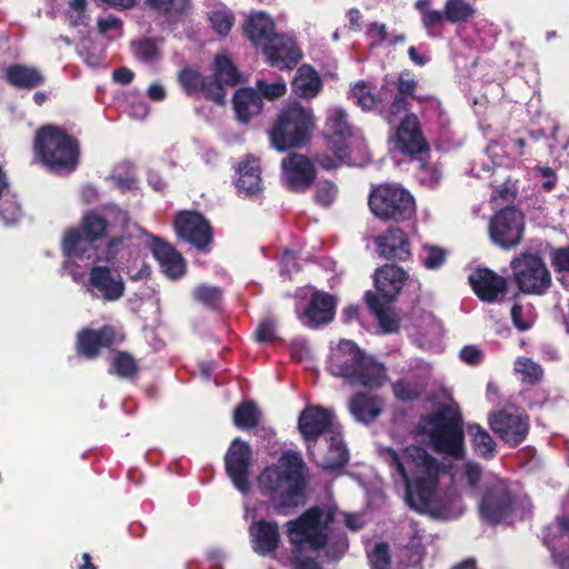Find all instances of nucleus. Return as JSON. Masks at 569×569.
Masks as SVG:
<instances>
[{
  "instance_id": "1",
  "label": "nucleus",
  "mask_w": 569,
  "mask_h": 569,
  "mask_svg": "<svg viewBox=\"0 0 569 569\" xmlns=\"http://www.w3.org/2000/svg\"><path fill=\"white\" fill-rule=\"evenodd\" d=\"M379 456L389 466L392 477L405 483L406 500L411 509L442 517L455 513L456 497L442 495L438 488L445 469L423 448L409 446L398 452L383 447Z\"/></svg>"
},
{
  "instance_id": "2",
  "label": "nucleus",
  "mask_w": 569,
  "mask_h": 569,
  "mask_svg": "<svg viewBox=\"0 0 569 569\" xmlns=\"http://www.w3.org/2000/svg\"><path fill=\"white\" fill-rule=\"evenodd\" d=\"M303 460L301 453L284 451L276 465L264 468L258 476V487L279 515L287 516L302 498Z\"/></svg>"
},
{
  "instance_id": "3",
  "label": "nucleus",
  "mask_w": 569,
  "mask_h": 569,
  "mask_svg": "<svg viewBox=\"0 0 569 569\" xmlns=\"http://www.w3.org/2000/svg\"><path fill=\"white\" fill-rule=\"evenodd\" d=\"M335 516L336 511L331 507H315L299 518L286 522L295 569H321L310 555L325 547L328 526L335 520Z\"/></svg>"
},
{
  "instance_id": "4",
  "label": "nucleus",
  "mask_w": 569,
  "mask_h": 569,
  "mask_svg": "<svg viewBox=\"0 0 569 569\" xmlns=\"http://www.w3.org/2000/svg\"><path fill=\"white\" fill-rule=\"evenodd\" d=\"M327 366L332 376L353 387L376 389L387 381L382 363L367 357L351 340H341L331 348Z\"/></svg>"
},
{
  "instance_id": "5",
  "label": "nucleus",
  "mask_w": 569,
  "mask_h": 569,
  "mask_svg": "<svg viewBox=\"0 0 569 569\" xmlns=\"http://www.w3.org/2000/svg\"><path fill=\"white\" fill-rule=\"evenodd\" d=\"M33 148L41 162L54 173H68L78 164L77 142L56 127L46 126L39 129Z\"/></svg>"
},
{
  "instance_id": "6",
  "label": "nucleus",
  "mask_w": 569,
  "mask_h": 569,
  "mask_svg": "<svg viewBox=\"0 0 569 569\" xmlns=\"http://www.w3.org/2000/svg\"><path fill=\"white\" fill-rule=\"evenodd\" d=\"M420 429L422 433L429 436L438 451L453 458L462 457L465 448L461 417L453 407H441L427 416L421 421Z\"/></svg>"
},
{
  "instance_id": "7",
  "label": "nucleus",
  "mask_w": 569,
  "mask_h": 569,
  "mask_svg": "<svg viewBox=\"0 0 569 569\" xmlns=\"http://www.w3.org/2000/svg\"><path fill=\"white\" fill-rule=\"evenodd\" d=\"M313 128L312 110L297 102L289 103L269 132L271 144L279 151L298 147L308 139Z\"/></svg>"
},
{
  "instance_id": "8",
  "label": "nucleus",
  "mask_w": 569,
  "mask_h": 569,
  "mask_svg": "<svg viewBox=\"0 0 569 569\" xmlns=\"http://www.w3.org/2000/svg\"><path fill=\"white\" fill-rule=\"evenodd\" d=\"M107 230L106 220L96 212L86 214L82 219L81 229L67 231L62 242V249L71 263L76 260H97V252L93 241L101 238Z\"/></svg>"
},
{
  "instance_id": "9",
  "label": "nucleus",
  "mask_w": 569,
  "mask_h": 569,
  "mask_svg": "<svg viewBox=\"0 0 569 569\" xmlns=\"http://www.w3.org/2000/svg\"><path fill=\"white\" fill-rule=\"evenodd\" d=\"M371 212L383 220H406L413 216V197L403 188L395 184H380L369 194Z\"/></svg>"
},
{
  "instance_id": "10",
  "label": "nucleus",
  "mask_w": 569,
  "mask_h": 569,
  "mask_svg": "<svg viewBox=\"0 0 569 569\" xmlns=\"http://www.w3.org/2000/svg\"><path fill=\"white\" fill-rule=\"evenodd\" d=\"M327 128L330 132V143L336 159L321 156L318 159L319 164L327 170L336 168L339 163L357 164L349 151L353 131L347 120L346 111L337 107L331 108L328 112Z\"/></svg>"
},
{
  "instance_id": "11",
  "label": "nucleus",
  "mask_w": 569,
  "mask_h": 569,
  "mask_svg": "<svg viewBox=\"0 0 569 569\" xmlns=\"http://www.w3.org/2000/svg\"><path fill=\"white\" fill-rule=\"evenodd\" d=\"M68 268L72 279L81 283L92 297H99L106 301H117L124 295L123 278L116 269L107 266H93L86 277L76 268Z\"/></svg>"
},
{
  "instance_id": "12",
  "label": "nucleus",
  "mask_w": 569,
  "mask_h": 569,
  "mask_svg": "<svg viewBox=\"0 0 569 569\" xmlns=\"http://www.w3.org/2000/svg\"><path fill=\"white\" fill-rule=\"evenodd\" d=\"M513 280L520 291L542 295L551 284V276L545 262L536 254H521L511 261Z\"/></svg>"
},
{
  "instance_id": "13",
  "label": "nucleus",
  "mask_w": 569,
  "mask_h": 569,
  "mask_svg": "<svg viewBox=\"0 0 569 569\" xmlns=\"http://www.w3.org/2000/svg\"><path fill=\"white\" fill-rule=\"evenodd\" d=\"M513 499L507 483L490 476L485 480V491L479 500V512L482 519L491 523H498L511 513Z\"/></svg>"
},
{
  "instance_id": "14",
  "label": "nucleus",
  "mask_w": 569,
  "mask_h": 569,
  "mask_svg": "<svg viewBox=\"0 0 569 569\" xmlns=\"http://www.w3.org/2000/svg\"><path fill=\"white\" fill-rule=\"evenodd\" d=\"M491 430L507 445L518 446L529 432L528 416L516 407H506L489 416Z\"/></svg>"
},
{
  "instance_id": "15",
  "label": "nucleus",
  "mask_w": 569,
  "mask_h": 569,
  "mask_svg": "<svg viewBox=\"0 0 569 569\" xmlns=\"http://www.w3.org/2000/svg\"><path fill=\"white\" fill-rule=\"evenodd\" d=\"M523 228L522 213L512 207H508L500 210L491 219L489 233L492 242L503 249H509L520 242Z\"/></svg>"
},
{
  "instance_id": "16",
  "label": "nucleus",
  "mask_w": 569,
  "mask_h": 569,
  "mask_svg": "<svg viewBox=\"0 0 569 569\" xmlns=\"http://www.w3.org/2000/svg\"><path fill=\"white\" fill-rule=\"evenodd\" d=\"M251 448L241 439H234L224 457L226 471L233 486L243 495L249 492V470L251 466Z\"/></svg>"
},
{
  "instance_id": "17",
  "label": "nucleus",
  "mask_w": 569,
  "mask_h": 569,
  "mask_svg": "<svg viewBox=\"0 0 569 569\" xmlns=\"http://www.w3.org/2000/svg\"><path fill=\"white\" fill-rule=\"evenodd\" d=\"M177 234L194 246L198 250L208 251L212 232L206 219L192 211H182L174 219Z\"/></svg>"
},
{
  "instance_id": "18",
  "label": "nucleus",
  "mask_w": 569,
  "mask_h": 569,
  "mask_svg": "<svg viewBox=\"0 0 569 569\" xmlns=\"http://www.w3.org/2000/svg\"><path fill=\"white\" fill-rule=\"evenodd\" d=\"M393 148L405 154H417L426 150L427 143L422 137L420 124L416 114H406L390 134Z\"/></svg>"
},
{
  "instance_id": "19",
  "label": "nucleus",
  "mask_w": 569,
  "mask_h": 569,
  "mask_svg": "<svg viewBox=\"0 0 569 569\" xmlns=\"http://www.w3.org/2000/svg\"><path fill=\"white\" fill-rule=\"evenodd\" d=\"M281 166L283 182L293 191L306 190L316 178L313 164L302 154L291 153L287 156Z\"/></svg>"
},
{
  "instance_id": "20",
  "label": "nucleus",
  "mask_w": 569,
  "mask_h": 569,
  "mask_svg": "<svg viewBox=\"0 0 569 569\" xmlns=\"http://www.w3.org/2000/svg\"><path fill=\"white\" fill-rule=\"evenodd\" d=\"M246 518H251L252 523L249 527L252 549L260 556H268L276 551L280 542L278 525L267 520H256L254 512H250L246 506Z\"/></svg>"
},
{
  "instance_id": "21",
  "label": "nucleus",
  "mask_w": 569,
  "mask_h": 569,
  "mask_svg": "<svg viewBox=\"0 0 569 569\" xmlns=\"http://www.w3.org/2000/svg\"><path fill=\"white\" fill-rule=\"evenodd\" d=\"M298 428L302 437L308 441L316 440L327 432L331 435L336 432L332 412L319 406H308L301 411Z\"/></svg>"
},
{
  "instance_id": "22",
  "label": "nucleus",
  "mask_w": 569,
  "mask_h": 569,
  "mask_svg": "<svg viewBox=\"0 0 569 569\" xmlns=\"http://www.w3.org/2000/svg\"><path fill=\"white\" fill-rule=\"evenodd\" d=\"M408 280L407 272L396 264H385L375 273V287L379 301L389 303L400 293L405 282Z\"/></svg>"
},
{
  "instance_id": "23",
  "label": "nucleus",
  "mask_w": 569,
  "mask_h": 569,
  "mask_svg": "<svg viewBox=\"0 0 569 569\" xmlns=\"http://www.w3.org/2000/svg\"><path fill=\"white\" fill-rule=\"evenodd\" d=\"M148 246L159 262L162 272L170 279H179L186 272V262L182 256L163 240L148 236Z\"/></svg>"
},
{
  "instance_id": "24",
  "label": "nucleus",
  "mask_w": 569,
  "mask_h": 569,
  "mask_svg": "<svg viewBox=\"0 0 569 569\" xmlns=\"http://www.w3.org/2000/svg\"><path fill=\"white\" fill-rule=\"evenodd\" d=\"M122 339L123 336L109 326L100 330L83 329L78 333L77 349L80 355L91 359L99 353L100 348L111 347Z\"/></svg>"
},
{
  "instance_id": "25",
  "label": "nucleus",
  "mask_w": 569,
  "mask_h": 569,
  "mask_svg": "<svg viewBox=\"0 0 569 569\" xmlns=\"http://www.w3.org/2000/svg\"><path fill=\"white\" fill-rule=\"evenodd\" d=\"M262 52L266 54L268 62L280 70L290 69L301 57L295 41L283 34L273 36L271 41L264 46Z\"/></svg>"
},
{
  "instance_id": "26",
  "label": "nucleus",
  "mask_w": 569,
  "mask_h": 569,
  "mask_svg": "<svg viewBox=\"0 0 569 569\" xmlns=\"http://www.w3.org/2000/svg\"><path fill=\"white\" fill-rule=\"evenodd\" d=\"M179 81L188 94L201 92L206 98L216 103L222 104L226 98V91L220 82H211L210 77H203L197 70L184 69L179 74Z\"/></svg>"
},
{
  "instance_id": "27",
  "label": "nucleus",
  "mask_w": 569,
  "mask_h": 569,
  "mask_svg": "<svg viewBox=\"0 0 569 569\" xmlns=\"http://www.w3.org/2000/svg\"><path fill=\"white\" fill-rule=\"evenodd\" d=\"M378 253L386 259L405 261L411 256V246L406 233L397 227L389 228L376 237Z\"/></svg>"
},
{
  "instance_id": "28",
  "label": "nucleus",
  "mask_w": 569,
  "mask_h": 569,
  "mask_svg": "<svg viewBox=\"0 0 569 569\" xmlns=\"http://www.w3.org/2000/svg\"><path fill=\"white\" fill-rule=\"evenodd\" d=\"M236 187L242 197H257L262 192L261 170L258 159L247 156L239 162Z\"/></svg>"
},
{
  "instance_id": "29",
  "label": "nucleus",
  "mask_w": 569,
  "mask_h": 569,
  "mask_svg": "<svg viewBox=\"0 0 569 569\" xmlns=\"http://www.w3.org/2000/svg\"><path fill=\"white\" fill-rule=\"evenodd\" d=\"M476 295L483 301L493 302L506 290V279L493 271L483 268L477 269L469 277Z\"/></svg>"
},
{
  "instance_id": "30",
  "label": "nucleus",
  "mask_w": 569,
  "mask_h": 569,
  "mask_svg": "<svg viewBox=\"0 0 569 569\" xmlns=\"http://www.w3.org/2000/svg\"><path fill=\"white\" fill-rule=\"evenodd\" d=\"M335 306L336 303L331 296L316 291L306 310L300 316V320L311 328L328 323L333 319Z\"/></svg>"
},
{
  "instance_id": "31",
  "label": "nucleus",
  "mask_w": 569,
  "mask_h": 569,
  "mask_svg": "<svg viewBox=\"0 0 569 569\" xmlns=\"http://www.w3.org/2000/svg\"><path fill=\"white\" fill-rule=\"evenodd\" d=\"M377 110L389 124L400 123L406 114H410L406 97L393 94L388 82L381 87Z\"/></svg>"
},
{
  "instance_id": "32",
  "label": "nucleus",
  "mask_w": 569,
  "mask_h": 569,
  "mask_svg": "<svg viewBox=\"0 0 569 569\" xmlns=\"http://www.w3.org/2000/svg\"><path fill=\"white\" fill-rule=\"evenodd\" d=\"M383 400L378 396L357 393L349 399L348 408L356 421L370 423L382 411Z\"/></svg>"
},
{
  "instance_id": "33",
  "label": "nucleus",
  "mask_w": 569,
  "mask_h": 569,
  "mask_svg": "<svg viewBox=\"0 0 569 569\" xmlns=\"http://www.w3.org/2000/svg\"><path fill=\"white\" fill-rule=\"evenodd\" d=\"M244 32L252 44L261 50L264 49L273 36V21L262 12L251 16L246 26Z\"/></svg>"
},
{
  "instance_id": "34",
  "label": "nucleus",
  "mask_w": 569,
  "mask_h": 569,
  "mask_svg": "<svg viewBox=\"0 0 569 569\" xmlns=\"http://www.w3.org/2000/svg\"><path fill=\"white\" fill-rule=\"evenodd\" d=\"M233 106L238 119L247 123L253 116H257L261 111L262 99L253 89L242 88L234 93Z\"/></svg>"
},
{
  "instance_id": "35",
  "label": "nucleus",
  "mask_w": 569,
  "mask_h": 569,
  "mask_svg": "<svg viewBox=\"0 0 569 569\" xmlns=\"http://www.w3.org/2000/svg\"><path fill=\"white\" fill-rule=\"evenodd\" d=\"M558 536H569V515L567 513H561L557 516L555 525L549 526L545 529L542 539L545 545L550 548L553 561L561 569H569V553H557L553 550V543Z\"/></svg>"
},
{
  "instance_id": "36",
  "label": "nucleus",
  "mask_w": 569,
  "mask_h": 569,
  "mask_svg": "<svg viewBox=\"0 0 569 569\" xmlns=\"http://www.w3.org/2000/svg\"><path fill=\"white\" fill-rule=\"evenodd\" d=\"M321 89V80L318 73L309 66H301L293 80L292 90L301 98H313Z\"/></svg>"
},
{
  "instance_id": "37",
  "label": "nucleus",
  "mask_w": 569,
  "mask_h": 569,
  "mask_svg": "<svg viewBox=\"0 0 569 569\" xmlns=\"http://www.w3.org/2000/svg\"><path fill=\"white\" fill-rule=\"evenodd\" d=\"M365 37L370 48L381 47L383 44L395 46L406 40L403 33H395L389 31L386 23L379 21H370L365 26Z\"/></svg>"
},
{
  "instance_id": "38",
  "label": "nucleus",
  "mask_w": 569,
  "mask_h": 569,
  "mask_svg": "<svg viewBox=\"0 0 569 569\" xmlns=\"http://www.w3.org/2000/svg\"><path fill=\"white\" fill-rule=\"evenodd\" d=\"M6 79L13 87L21 89H32L43 81L39 70L21 64L9 66L6 69Z\"/></svg>"
},
{
  "instance_id": "39",
  "label": "nucleus",
  "mask_w": 569,
  "mask_h": 569,
  "mask_svg": "<svg viewBox=\"0 0 569 569\" xmlns=\"http://www.w3.org/2000/svg\"><path fill=\"white\" fill-rule=\"evenodd\" d=\"M415 7L421 16V22L428 36H438L447 21V17H445L447 16L446 10L432 9L430 0H417Z\"/></svg>"
},
{
  "instance_id": "40",
  "label": "nucleus",
  "mask_w": 569,
  "mask_h": 569,
  "mask_svg": "<svg viewBox=\"0 0 569 569\" xmlns=\"http://www.w3.org/2000/svg\"><path fill=\"white\" fill-rule=\"evenodd\" d=\"M348 450L339 432H332L329 439V447L326 456L319 461V465L326 470H336L342 468L348 462Z\"/></svg>"
},
{
  "instance_id": "41",
  "label": "nucleus",
  "mask_w": 569,
  "mask_h": 569,
  "mask_svg": "<svg viewBox=\"0 0 569 569\" xmlns=\"http://www.w3.org/2000/svg\"><path fill=\"white\" fill-rule=\"evenodd\" d=\"M366 299L382 330L388 333L396 332L399 329V317L396 311L379 301L375 293L368 292Z\"/></svg>"
},
{
  "instance_id": "42",
  "label": "nucleus",
  "mask_w": 569,
  "mask_h": 569,
  "mask_svg": "<svg viewBox=\"0 0 569 569\" xmlns=\"http://www.w3.org/2000/svg\"><path fill=\"white\" fill-rule=\"evenodd\" d=\"M416 337L421 347L438 341L442 335V326L431 313H425L416 325Z\"/></svg>"
},
{
  "instance_id": "43",
  "label": "nucleus",
  "mask_w": 569,
  "mask_h": 569,
  "mask_svg": "<svg viewBox=\"0 0 569 569\" xmlns=\"http://www.w3.org/2000/svg\"><path fill=\"white\" fill-rule=\"evenodd\" d=\"M406 535L409 541L405 545L403 552L406 553V566L418 563L423 555V531L418 528L413 522H409L406 528Z\"/></svg>"
},
{
  "instance_id": "44",
  "label": "nucleus",
  "mask_w": 569,
  "mask_h": 569,
  "mask_svg": "<svg viewBox=\"0 0 569 569\" xmlns=\"http://www.w3.org/2000/svg\"><path fill=\"white\" fill-rule=\"evenodd\" d=\"M468 433L476 453L486 459L491 458L496 450V443L491 436L479 425L468 426Z\"/></svg>"
},
{
  "instance_id": "45",
  "label": "nucleus",
  "mask_w": 569,
  "mask_h": 569,
  "mask_svg": "<svg viewBox=\"0 0 569 569\" xmlns=\"http://www.w3.org/2000/svg\"><path fill=\"white\" fill-rule=\"evenodd\" d=\"M211 82H220L221 87L224 84L233 86L239 81L237 69L224 56H218L213 64V76L210 77ZM224 90V88H222Z\"/></svg>"
},
{
  "instance_id": "46",
  "label": "nucleus",
  "mask_w": 569,
  "mask_h": 569,
  "mask_svg": "<svg viewBox=\"0 0 569 569\" xmlns=\"http://www.w3.org/2000/svg\"><path fill=\"white\" fill-rule=\"evenodd\" d=\"M491 475L483 476L479 465L467 462L463 465L460 476L461 482L465 485L468 495L471 497L478 496V487L481 485L485 490V480Z\"/></svg>"
},
{
  "instance_id": "47",
  "label": "nucleus",
  "mask_w": 569,
  "mask_h": 569,
  "mask_svg": "<svg viewBox=\"0 0 569 569\" xmlns=\"http://www.w3.org/2000/svg\"><path fill=\"white\" fill-rule=\"evenodd\" d=\"M447 21L450 23H461L473 18L476 8L467 0H447L445 3Z\"/></svg>"
},
{
  "instance_id": "48",
  "label": "nucleus",
  "mask_w": 569,
  "mask_h": 569,
  "mask_svg": "<svg viewBox=\"0 0 569 569\" xmlns=\"http://www.w3.org/2000/svg\"><path fill=\"white\" fill-rule=\"evenodd\" d=\"M160 39H142L132 43L131 48L137 59L142 62L151 63L157 61L161 54Z\"/></svg>"
},
{
  "instance_id": "49",
  "label": "nucleus",
  "mask_w": 569,
  "mask_h": 569,
  "mask_svg": "<svg viewBox=\"0 0 569 569\" xmlns=\"http://www.w3.org/2000/svg\"><path fill=\"white\" fill-rule=\"evenodd\" d=\"M260 419V412L257 406L247 401L238 406L234 410L233 422L238 428L250 429L258 425Z\"/></svg>"
},
{
  "instance_id": "50",
  "label": "nucleus",
  "mask_w": 569,
  "mask_h": 569,
  "mask_svg": "<svg viewBox=\"0 0 569 569\" xmlns=\"http://www.w3.org/2000/svg\"><path fill=\"white\" fill-rule=\"evenodd\" d=\"M21 216L20 207L13 194L7 189L0 194V217L6 224H13Z\"/></svg>"
},
{
  "instance_id": "51",
  "label": "nucleus",
  "mask_w": 569,
  "mask_h": 569,
  "mask_svg": "<svg viewBox=\"0 0 569 569\" xmlns=\"http://www.w3.org/2000/svg\"><path fill=\"white\" fill-rule=\"evenodd\" d=\"M426 383L422 381H411L402 379L393 385L395 396L400 400H413L418 398L425 390Z\"/></svg>"
},
{
  "instance_id": "52",
  "label": "nucleus",
  "mask_w": 569,
  "mask_h": 569,
  "mask_svg": "<svg viewBox=\"0 0 569 569\" xmlns=\"http://www.w3.org/2000/svg\"><path fill=\"white\" fill-rule=\"evenodd\" d=\"M351 97L363 110L377 109L379 106V96H373L365 81H359L352 87Z\"/></svg>"
},
{
  "instance_id": "53",
  "label": "nucleus",
  "mask_w": 569,
  "mask_h": 569,
  "mask_svg": "<svg viewBox=\"0 0 569 569\" xmlns=\"http://www.w3.org/2000/svg\"><path fill=\"white\" fill-rule=\"evenodd\" d=\"M209 21L219 34L226 36L231 30L234 18L226 7H220L209 13Z\"/></svg>"
},
{
  "instance_id": "54",
  "label": "nucleus",
  "mask_w": 569,
  "mask_h": 569,
  "mask_svg": "<svg viewBox=\"0 0 569 569\" xmlns=\"http://www.w3.org/2000/svg\"><path fill=\"white\" fill-rule=\"evenodd\" d=\"M447 258V251L440 247L425 244L420 252L422 264L430 270L440 268Z\"/></svg>"
},
{
  "instance_id": "55",
  "label": "nucleus",
  "mask_w": 569,
  "mask_h": 569,
  "mask_svg": "<svg viewBox=\"0 0 569 569\" xmlns=\"http://www.w3.org/2000/svg\"><path fill=\"white\" fill-rule=\"evenodd\" d=\"M193 298L208 308H217L221 299V290L218 287L200 284L194 288Z\"/></svg>"
},
{
  "instance_id": "56",
  "label": "nucleus",
  "mask_w": 569,
  "mask_h": 569,
  "mask_svg": "<svg viewBox=\"0 0 569 569\" xmlns=\"http://www.w3.org/2000/svg\"><path fill=\"white\" fill-rule=\"evenodd\" d=\"M147 2L169 16L183 14L190 9V0H147Z\"/></svg>"
},
{
  "instance_id": "57",
  "label": "nucleus",
  "mask_w": 569,
  "mask_h": 569,
  "mask_svg": "<svg viewBox=\"0 0 569 569\" xmlns=\"http://www.w3.org/2000/svg\"><path fill=\"white\" fill-rule=\"evenodd\" d=\"M511 318L515 327L520 331L530 329L536 320V316L530 307L519 305L512 307Z\"/></svg>"
},
{
  "instance_id": "58",
  "label": "nucleus",
  "mask_w": 569,
  "mask_h": 569,
  "mask_svg": "<svg viewBox=\"0 0 569 569\" xmlns=\"http://www.w3.org/2000/svg\"><path fill=\"white\" fill-rule=\"evenodd\" d=\"M66 18L71 26H86L89 21L86 13V0H71L66 11Z\"/></svg>"
},
{
  "instance_id": "59",
  "label": "nucleus",
  "mask_w": 569,
  "mask_h": 569,
  "mask_svg": "<svg viewBox=\"0 0 569 569\" xmlns=\"http://www.w3.org/2000/svg\"><path fill=\"white\" fill-rule=\"evenodd\" d=\"M515 371L521 375L523 380L537 381L542 375L541 367L529 358H519L515 362Z\"/></svg>"
},
{
  "instance_id": "60",
  "label": "nucleus",
  "mask_w": 569,
  "mask_h": 569,
  "mask_svg": "<svg viewBox=\"0 0 569 569\" xmlns=\"http://www.w3.org/2000/svg\"><path fill=\"white\" fill-rule=\"evenodd\" d=\"M97 24L99 32L110 39H117L122 36V21L113 14L99 18Z\"/></svg>"
},
{
  "instance_id": "61",
  "label": "nucleus",
  "mask_w": 569,
  "mask_h": 569,
  "mask_svg": "<svg viewBox=\"0 0 569 569\" xmlns=\"http://www.w3.org/2000/svg\"><path fill=\"white\" fill-rule=\"evenodd\" d=\"M417 178L420 183L433 188L441 179V171L436 164L420 163Z\"/></svg>"
},
{
  "instance_id": "62",
  "label": "nucleus",
  "mask_w": 569,
  "mask_h": 569,
  "mask_svg": "<svg viewBox=\"0 0 569 569\" xmlns=\"http://www.w3.org/2000/svg\"><path fill=\"white\" fill-rule=\"evenodd\" d=\"M338 193L337 187L330 181H320L317 184L316 200L321 206L328 207L336 199Z\"/></svg>"
},
{
  "instance_id": "63",
  "label": "nucleus",
  "mask_w": 569,
  "mask_h": 569,
  "mask_svg": "<svg viewBox=\"0 0 569 569\" xmlns=\"http://www.w3.org/2000/svg\"><path fill=\"white\" fill-rule=\"evenodd\" d=\"M112 368L117 375L121 377H129L134 372L136 363L132 357L127 353L119 352L112 361Z\"/></svg>"
},
{
  "instance_id": "64",
  "label": "nucleus",
  "mask_w": 569,
  "mask_h": 569,
  "mask_svg": "<svg viewBox=\"0 0 569 569\" xmlns=\"http://www.w3.org/2000/svg\"><path fill=\"white\" fill-rule=\"evenodd\" d=\"M258 90L269 99H276L284 94L286 83L284 81H276L273 83H267L262 80L257 82Z\"/></svg>"
}]
</instances>
